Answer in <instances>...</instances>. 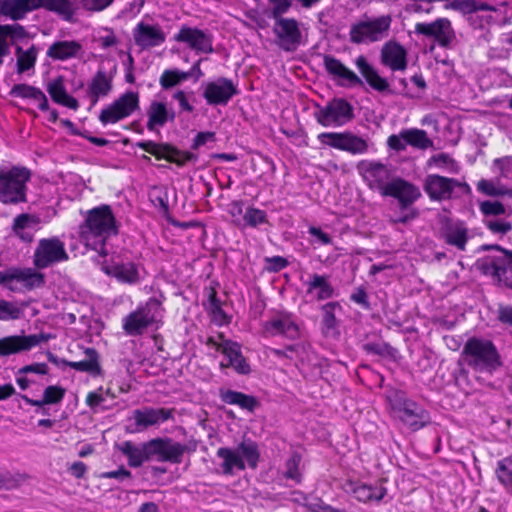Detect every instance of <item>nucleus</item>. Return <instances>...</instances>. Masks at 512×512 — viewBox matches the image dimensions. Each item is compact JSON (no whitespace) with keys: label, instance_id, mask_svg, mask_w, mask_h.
<instances>
[{"label":"nucleus","instance_id":"obj_24","mask_svg":"<svg viewBox=\"0 0 512 512\" xmlns=\"http://www.w3.org/2000/svg\"><path fill=\"white\" fill-rule=\"evenodd\" d=\"M323 64L325 71L342 87L363 86L362 79L350 68L344 65L338 58L332 55H324Z\"/></svg>","mask_w":512,"mask_h":512},{"label":"nucleus","instance_id":"obj_53","mask_svg":"<svg viewBox=\"0 0 512 512\" xmlns=\"http://www.w3.org/2000/svg\"><path fill=\"white\" fill-rule=\"evenodd\" d=\"M301 463V456L298 453L292 454V456L286 461V471L285 478L296 481L297 483L301 482L302 476L299 471V465Z\"/></svg>","mask_w":512,"mask_h":512},{"label":"nucleus","instance_id":"obj_42","mask_svg":"<svg viewBox=\"0 0 512 512\" xmlns=\"http://www.w3.org/2000/svg\"><path fill=\"white\" fill-rule=\"evenodd\" d=\"M401 136L406 144L413 148L426 150L433 146V141L428 137L427 132L422 129H402Z\"/></svg>","mask_w":512,"mask_h":512},{"label":"nucleus","instance_id":"obj_19","mask_svg":"<svg viewBox=\"0 0 512 512\" xmlns=\"http://www.w3.org/2000/svg\"><path fill=\"white\" fill-rule=\"evenodd\" d=\"M174 41L185 43L197 53L210 54L213 49V36L199 28L182 25L173 37Z\"/></svg>","mask_w":512,"mask_h":512},{"label":"nucleus","instance_id":"obj_1","mask_svg":"<svg viewBox=\"0 0 512 512\" xmlns=\"http://www.w3.org/2000/svg\"><path fill=\"white\" fill-rule=\"evenodd\" d=\"M117 449L126 456L128 465L132 468H139L153 459L158 462L181 464L184 454L195 450L171 437H156L139 445L126 440L118 444Z\"/></svg>","mask_w":512,"mask_h":512},{"label":"nucleus","instance_id":"obj_10","mask_svg":"<svg viewBox=\"0 0 512 512\" xmlns=\"http://www.w3.org/2000/svg\"><path fill=\"white\" fill-rule=\"evenodd\" d=\"M135 146L153 156L156 160H164L182 168L188 162L196 160L197 157L189 151L180 150L168 142H155L153 140H142L135 143Z\"/></svg>","mask_w":512,"mask_h":512},{"label":"nucleus","instance_id":"obj_44","mask_svg":"<svg viewBox=\"0 0 512 512\" xmlns=\"http://www.w3.org/2000/svg\"><path fill=\"white\" fill-rule=\"evenodd\" d=\"M15 53L17 56V73L22 74L35 67L38 56V49L35 45H31L27 50L17 46Z\"/></svg>","mask_w":512,"mask_h":512},{"label":"nucleus","instance_id":"obj_33","mask_svg":"<svg viewBox=\"0 0 512 512\" xmlns=\"http://www.w3.org/2000/svg\"><path fill=\"white\" fill-rule=\"evenodd\" d=\"M306 293L313 295L316 301H324L335 296V288L330 282V276L314 273L305 283Z\"/></svg>","mask_w":512,"mask_h":512},{"label":"nucleus","instance_id":"obj_31","mask_svg":"<svg viewBox=\"0 0 512 512\" xmlns=\"http://www.w3.org/2000/svg\"><path fill=\"white\" fill-rule=\"evenodd\" d=\"M147 123L146 128L150 132L157 131L164 127L168 122L175 119V112L168 109L165 102L153 100L146 109Z\"/></svg>","mask_w":512,"mask_h":512},{"label":"nucleus","instance_id":"obj_15","mask_svg":"<svg viewBox=\"0 0 512 512\" xmlns=\"http://www.w3.org/2000/svg\"><path fill=\"white\" fill-rule=\"evenodd\" d=\"M20 282L27 290H33L45 285V275L36 268L9 267L0 271V285L14 292L13 282Z\"/></svg>","mask_w":512,"mask_h":512},{"label":"nucleus","instance_id":"obj_6","mask_svg":"<svg viewBox=\"0 0 512 512\" xmlns=\"http://www.w3.org/2000/svg\"><path fill=\"white\" fill-rule=\"evenodd\" d=\"M216 456L222 460L221 469L224 475H233L234 470L244 471L246 465L256 469L260 460L258 444L251 438H243L236 449L220 447Z\"/></svg>","mask_w":512,"mask_h":512},{"label":"nucleus","instance_id":"obj_51","mask_svg":"<svg viewBox=\"0 0 512 512\" xmlns=\"http://www.w3.org/2000/svg\"><path fill=\"white\" fill-rule=\"evenodd\" d=\"M477 190L487 196H509L512 197V189L498 187L492 180L481 179L477 183Z\"/></svg>","mask_w":512,"mask_h":512},{"label":"nucleus","instance_id":"obj_40","mask_svg":"<svg viewBox=\"0 0 512 512\" xmlns=\"http://www.w3.org/2000/svg\"><path fill=\"white\" fill-rule=\"evenodd\" d=\"M220 397L224 403L239 406L249 412H253L259 406V402L255 396L231 389L221 391Z\"/></svg>","mask_w":512,"mask_h":512},{"label":"nucleus","instance_id":"obj_20","mask_svg":"<svg viewBox=\"0 0 512 512\" xmlns=\"http://www.w3.org/2000/svg\"><path fill=\"white\" fill-rule=\"evenodd\" d=\"M415 32L427 37H432L439 46L447 48L455 38V32L451 21L447 18H438L433 22H419L415 24Z\"/></svg>","mask_w":512,"mask_h":512},{"label":"nucleus","instance_id":"obj_61","mask_svg":"<svg viewBox=\"0 0 512 512\" xmlns=\"http://www.w3.org/2000/svg\"><path fill=\"white\" fill-rule=\"evenodd\" d=\"M36 88L37 87L25 83L15 84L11 88L9 95L21 99H31V97L34 95Z\"/></svg>","mask_w":512,"mask_h":512},{"label":"nucleus","instance_id":"obj_39","mask_svg":"<svg viewBox=\"0 0 512 512\" xmlns=\"http://www.w3.org/2000/svg\"><path fill=\"white\" fill-rule=\"evenodd\" d=\"M106 272L123 284L134 285L140 281L138 266L132 261L114 264Z\"/></svg>","mask_w":512,"mask_h":512},{"label":"nucleus","instance_id":"obj_52","mask_svg":"<svg viewBox=\"0 0 512 512\" xmlns=\"http://www.w3.org/2000/svg\"><path fill=\"white\" fill-rule=\"evenodd\" d=\"M22 315V309L14 302L0 298V321L17 320Z\"/></svg>","mask_w":512,"mask_h":512},{"label":"nucleus","instance_id":"obj_25","mask_svg":"<svg viewBox=\"0 0 512 512\" xmlns=\"http://www.w3.org/2000/svg\"><path fill=\"white\" fill-rule=\"evenodd\" d=\"M132 36L135 44L142 50L161 46L166 41V35L158 24L150 25L143 21L133 28Z\"/></svg>","mask_w":512,"mask_h":512},{"label":"nucleus","instance_id":"obj_3","mask_svg":"<svg viewBox=\"0 0 512 512\" xmlns=\"http://www.w3.org/2000/svg\"><path fill=\"white\" fill-rule=\"evenodd\" d=\"M461 355L467 366L476 372L493 373L503 366L496 345L489 339L475 336L468 338Z\"/></svg>","mask_w":512,"mask_h":512},{"label":"nucleus","instance_id":"obj_60","mask_svg":"<svg viewBox=\"0 0 512 512\" xmlns=\"http://www.w3.org/2000/svg\"><path fill=\"white\" fill-rule=\"evenodd\" d=\"M217 286L218 283H211L208 287L204 288L207 301L203 303V306L206 311L222 304L221 300L217 296Z\"/></svg>","mask_w":512,"mask_h":512},{"label":"nucleus","instance_id":"obj_9","mask_svg":"<svg viewBox=\"0 0 512 512\" xmlns=\"http://www.w3.org/2000/svg\"><path fill=\"white\" fill-rule=\"evenodd\" d=\"M314 118L322 127H342L351 122L354 108L345 98L334 97L324 106L316 105Z\"/></svg>","mask_w":512,"mask_h":512},{"label":"nucleus","instance_id":"obj_56","mask_svg":"<svg viewBox=\"0 0 512 512\" xmlns=\"http://www.w3.org/2000/svg\"><path fill=\"white\" fill-rule=\"evenodd\" d=\"M39 218L35 215L28 213H21L14 218L12 224L13 233H18L19 230H25L30 224H38Z\"/></svg>","mask_w":512,"mask_h":512},{"label":"nucleus","instance_id":"obj_36","mask_svg":"<svg viewBox=\"0 0 512 512\" xmlns=\"http://www.w3.org/2000/svg\"><path fill=\"white\" fill-rule=\"evenodd\" d=\"M46 90L54 103L74 111L78 110V100L68 94L62 76H57L49 81Z\"/></svg>","mask_w":512,"mask_h":512},{"label":"nucleus","instance_id":"obj_16","mask_svg":"<svg viewBox=\"0 0 512 512\" xmlns=\"http://www.w3.org/2000/svg\"><path fill=\"white\" fill-rule=\"evenodd\" d=\"M456 187L461 188L465 193L471 192V187L468 183L438 174L427 175L423 184L425 193L432 201L451 199L452 193Z\"/></svg>","mask_w":512,"mask_h":512},{"label":"nucleus","instance_id":"obj_5","mask_svg":"<svg viewBox=\"0 0 512 512\" xmlns=\"http://www.w3.org/2000/svg\"><path fill=\"white\" fill-rule=\"evenodd\" d=\"M32 171L22 165L0 166V203L18 205L28 201Z\"/></svg>","mask_w":512,"mask_h":512},{"label":"nucleus","instance_id":"obj_55","mask_svg":"<svg viewBox=\"0 0 512 512\" xmlns=\"http://www.w3.org/2000/svg\"><path fill=\"white\" fill-rule=\"evenodd\" d=\"M479 210L484 216H500L506 213V208L500 201H483L479 205Z\"/></svg>","mask_w":512,"mask_h":512},{"label":"nucleus","instance_id":"obj_28","mask_svg":"<svg viewBox=\"0 0 512 512\" xmlns=\"http://www.w3.org/2000/svg\"><path fill=\"white\" fill-rule=\"evenodd\" d=\"M381 63L392 71H404L407 68V51L398 42L390 40L381 49Z\"/></svg>","mask_w":512,"mask_h":512},{"label":"nucleus","instance_id":"obj_17","mask_svg":"<svg viewBox=\"0 0 512 512\" xmlns=\"http://www.w3.org/2000/svg\"><path fill=\"white\" fill-rule=\"evenodd\" d=\"M357 171L371 190L385 195L391 178V170L387 165L375 160H361L357 164Z\"/></svg>","mask_w":512,"mask_h":512},{"label":"nucleus","instance_id":"obj_38","mask_svg":"<svg viewBox=\"0 0 512 512\" xmlns=\"http://www.w3.org/2000/svg\"><path fill=\"white\" fill-rule=\"evenodd\" d=\"M32 11H35L34 0H0V16L13 21L23 20Z\"/></svg>","mask_w":512,"mask_h":512},{"label":"nucleus","instance_id":"obj_8","mask_svg":"<svg viewBox=\"0 0 512 512\" xmlns=\"http://www.w3.org/2000/svg\"><path fill=\"white\" fill-rule=\"evenodd\" d=\"M392 18L390 15H382L376 18L363 19L352 24L349 38L353 44L373 43L382 40L390 30Z\"/></svg>","mask_w":512,"mask_h":512},{"label":"nucleus","instance_id":"obj_48","mask_svg":"<svg viewBox=\"0 0 512 512\" xmlns=\"http://www.w3.org/2000/svg\"><path fill=\"white\" fill-rule=\"evenodd\" d=\"M336 309H341V305L337 301L328 302L321 307L323 312L322 325L326 333L336 329L337 327V318L335 315Z\"/></svg>","mask_w":512,"mask_h":512},{"label":"nucleus","instance_id":"obj_62","mask_svg":"<svg viewBox=\"0 0 512 512\" xmlns=\"http://www.w3.org/2000/svg\"><path fill=\"white\" fill-rule=\"evenodd\" d=\"M502 258L501 257H487L485 261L481 264V271L485 275L492 276L497 281V273L495 272L496 266H501Z\"/></svg>","mask_w":512,"mask_h":512},{"label":"nucleus","instance_id":"obj_12","mask_svg":"<svg viewBox=\"0 0 512 512\" xmlns=\"http://www.w3.org/2000/svg\"><path fill=\"white\" fill-rule=\"evenodd\" d=\"M68 259L69 255L63 241L58 237L42 238L34 250L33 265L36 269L41 270Z\"/></svg>","mask_w":512,"mask_h":512},{"label":"nucleus","instance_id":"obj_34","mask_svg":"<svg viewBox=\"0 0 512 512\" xmlns=\"http://www.w3.org/2000/svg\"><path fill=\"white\" fill-rule=\"evenodd\" d=\"M35 10L45 9L59 15L63 20L72 22L78 9L77 0H34Z\"/></svg>","mask_w":512,"mask_h":512},{"label":"nucleus","instance_id":"obj_46","mask_svg":"<svg viewBox=\"0 0 512 512\" xmlns=\"http://www.w3.org/2000/svg\"><path fill=\"white\" fill-rule=\"evenodd\" d=\"M495 272L497 273V284L512 290V252H507V258H502V264L495 267Z\"/></svg>","mask_w":512,"mask_h":512},{"label":"nucleus","instance_id":"obj_14","mask_svg":"<svg viewBox=\"0 0 512 512\" xmlns=\"http://www.w3.org/2000/svg\"><path fill=\"white\" fill-rule=\"evenodd\" d=\"M273 21V33L280 48L286 52L296 51L302 43L300 22L284 16L273 18Z\"/></svg>","mask_w":512,"mask_h":512},{"label":"nucleus","instance_id":"obj_47","mask_svg":"<svg viewBox=\"0 0 512 512\" xmlns=\"http://www.w3.org/2000/svg\"><path fill=\"white\" fill-rule=\"evenodd\" d=\"M190 76V72H184L178 69H166L161 74L159 83L163 89L167 90L187 80Z\"/></svg>","mask_w":512,"mask_h":512},{"label":"nucleus","instance_id":"obj_57","mask_svg":"<svg viewBox=\"0 0 512 512\" xmlns=\"http://www.w3.org/2000/svg\"><path fill=\"white\" fill-rule=\"evenodd\" d=\"M304 507L309 512H347L344 509H337L329 504H326L321 498H313L304 504Z\"/></svg>","mask_w":512,"mask_h":512},{"label":"nucleus","instance_id":"obj_37","mask_svg":"<svg viewBox=\"0 0 512 512\" xmlns=\"http://www.w3.org/2000/svg\"><path fill=\"white\" fill-rule=\"evenodd\" d=\"M82 51V45L76 40L53 42L46 51L47 58L53 61H67L76 58Z\"/></svg>","mask_w":512,"mask_h":512},{"label":"nucleus","instance_id":"obj_18","mask_svg":"<svg viewBox=\"0 0 512 512\" xmlns=\"http://www.w3.org/2000/svg\"><path fill=\"white\" fill-rule=\"evenodd\" d=\"M50 334L11 335L0 339V357L30 351L41 343L51 339Z\"/></svg>","mask_w":512,"mask_h":512},{"label":"nucleus","instance_id":"obj_43","mask_svg":"<svg viewBox=\"0 0 512 512\" xmlns=\"http://www.w3.org/2000/svg\"><path fill=\"white\" fill-rule=\"evenodd\" d=\"M495 476L505 491L512 495V456L497 461Z\"/></svg>","mask_w":512,"mask_h":512},{"label":"nucleus","instance_id":"obj_11","mask_svg":"<svg viewBox=\"0 0 512 512\" xmlns=\"http://www.w3.org/2000/svg\"><path fill=\"white\" fill-rule=\"evenodd\" d=\"M317 139L324 146L344 151L351 155H363L369 150L368 141L350 131L322 132L318 134Z\"/></svg>","mask_w":512,"mask_h":512},{"label":"nucleus","instance_id":"obj_41","mask_svg":"<svg viewBox=\"0 0 512 512\" xmlns=\"http://www.w3.org/2000/svg\"><path fill=\"white\" fill-rule=\"evenodd\" d=\"M87 359L81 361H68L63 360L62 363L79 372H87L92 375H99L101 366L99 364V355L94 348H87L85 350Z\"/></svg>","mask_w":512,"mask_h":512},{"label":"nucleus","instance_id":"obj_58","mask_svg":"<svg viewBox=\"0 0 512 512\" xmlns=\"http://www.w3.org/2000/svg\"><path fill=\"white\" fill-rule=\"evenodd\" d=\"M484 225L491 233L501 236L512 230V223L505 220H485Z\"/></svg>","mask_w":512,"mask_h":512},{"label":"nucleus","instance_id":"obj_22","mask_svg":"<svg viewBox=\"0 0 512 512\" xmlns=\"http://www.w3.org/2000/svg\"><path fill=\"white\" fill-rule=\"evenodd\" d=\"M263 330L269 336H283L289 340H296L300 336V329L291 313L281 312L263 324Z\"/></svg>","mask_w":512,"mask_h":512},{"label":"nucleus","instance_id":"obj_63","mask_svg":"<svg viewBox=\"0 0 512 512\" xmlns=\"http://www.w3.org/2000/svg\"><path fill=\"white\" fill-rule=\"evenodd\" d=\"M497 320L504 326L512 327V305L498 304Z\"/></svg>","mask_w":512,"mask_h":512},{"label":"nucleus","instance_id":"obj_2","mask_svg":"<svg viewBox=\"0 0 512 512\" xmlns=\"http://www.w3.org/2000/svg\"><path fill=\"white\" fill-rule=\"evenodd\" d=\"M80 233L86 239H89V237L100 238L99 254L106 256V240L119 233L117 220L111 206L101 204L89 209L86 212L84 222L80 225Z\"/></svg>","mask_w":512,"mask_h":512},{"label":"nucleus","instance_id":"obj_4","mask_svg":"<svg viewBox=\"0 0 512 512\" xmlns=\"http://www.w3.org/2000/svg\"><path fill=\"white\" fill-rule=\"evenodd\" d=\"M165 297H150L145 303L128 313L122 319V329L128 336H141L151 326L163 324L166 309L163 305Z\"/></svg>","mask_w":512,"mask_h":512},{"label":"nucleus","instance_id":"obj_64","mask_svg":"<svg viewBox=\"0 0 512 512\" xmlns=\"http://www.w3.org/2000/svg\"><path fill=\"white\" fill-rule=\"evenodd\" d=\"M207 312L218 326L228 325L231 321V317L223 310L222 304L211 308Z\"/></svg>","mask_w":512,"mask_h":512},{"label":"nucleus","instance_id":"obj_49","mask_svg":"<svg viewBox=\"0 0 512 512\" xmlns=\"http://www.w3.org/2000/svg\"><path fill=\"white\" fill-rule=\"evenodd\" d=\"M244 224L251 228L268 223V215L265 210L250 206L243 214Z\"/></svg>","mask_w":512,"mask_h":512},{"label":"nucleus","instance_id":"obj_29","mask_svg":"<svg viewBox=\"0 0 512 512\" xmlns=\"http://www.w3.org/2000/svg\"><path fill=\"white\" fill-rule=\"evenodd\" d=\"M174 417V409L145 407L133 411V418L137 428H148L150 426L164 423Z\"/></svg>","mask_w":512,"mask_h":512},{"label":"nucleus","instance_id":"obj_30","mask_svg":"<svg viewBox=\"0 0 512 512\" xmlns=\"http://www.w3.org/2000/svg\"><path fill=\"white\" fill-rule=\"evenodd\" d=\"M113 88V75H109L103 67H99L89 81L86 96L95 105L100 98L106 97Z\"/></svg>","mask_w":512,"mask_h":512},{"label":"nucleus","instance_id":"obj_7","mask_svg":"<svg viewBox=\"0 0 512 512\" xmlns=\"http://www.w3.org/2000/svg\"><path fill=\"white\" fill-rule=\"evenodd\" d=\"M390 408L393 416L403 426L416 432L431 423V415L427 409L413 399L406 396V393L397 390L389 397Z\"/></svg>","mask_w":512,"mask_h":512},{"label":"nucleus","instance_id":"obj_13","mask_svg":"<svg viewBox=\"0 0 512 512\" xmlns=\"http://www.w3.org/2000/svg\"><path fill=\"white\" fill-rule=\"evenodd\" d=\"M139 105V94L137 92L127 91L101 110L99 121L104 126L115 124L131 116L139 109Z\"/></svg>","mask_w":512,"mask_h":512},{"label":"nucleus","instance_id":"obj_45","mask_svg":"<svg viewBox=\"0 0 512 512\" xmlns=\"http://www.w3.org/2000/svg\"><path fill=\"white\" fill-rule=\"evenodd\" d=\"M444 8L446 10L458 11L463 15H469L478 11H486L489 9V6L484 3H478L476 0H454L447 2Z\"/></svg>","mask_w":512,"mask_h":512},{"label":"nucleus","instance_id":"obj_35","mask_svg":"<svg viewBox=\"0 0 512 512\" xmlns=\"http://www.w3.org/2000/svg\"><path fill=\"white\" fill-rule=\"evenodd\" d=\"M355 65L366 83L375 91L383 93L389 90V82L379 75L378 71L368 62L364 55H359Z\"/></svg>","mask_w":512,"mask_h":512},{"label":"nucleus","instance_id":"obj_23","mask_svg":"<svg viewBox=\"0 0 512 512\" xmlns=\"http://www.w3.org/2000/svg\"><path fill=\"white\" fill-rule=\"evenodd\" d=\"M440 238L445 244L465 251L469 240V230L464 221L446 218L440 228Z\"/></svg>","mask_w":512,"mask_h":512},{"label":"nucleus","instance_id":"obj_54","mask_svg":"<svg viewBox=\"0 0 512 512\" xmlns=\"http://www.w3.org/2000/svg\"><path fill=\"white\" fill-rule=\"evenodd\" d=\"M66 394V389L58 385H50L44 389L43 402L50 404L60 403Z\"/></svg>","mask_w":512,"mask_h":512},{"label":"nucleus","instance_id":"obj_32","mask_svg":"<svg viewBox=\"0 0 512 512\" xmlns=\"http://www.w3.org/2000/svg\"><path fill=\"white\" fill-rule=\"evenodd\" d=\"M223 355L227 362H221L220 368H233L240 375H248L251 367L246 358L242 354L241 345L236 341H227L223 349Z\"/></svg>","mask_w":512,"mask_h":512},{"label":"nucleus","instance_id":"obj_27","mask_svg":"<svg viewBox=\"0 0 512 512\" xmlns=\"http://www.w3.org/2000/svg\"><path fill=\"white\" fill-rule=\"evenodd\" d=\"M348 491L361 503L380 502L387 494V488L381 483L368 484L361 481H349Z\"/></svg>","mask_w":512,"mask_h":512},{"label":"nucleus","instance_id":"obj_50","mask_svg":"<svg viewBox=\"0 0 512 512\" xmlns=\"http://www.w3.org/2000/svg\"><path fill=\"white\" fill-rule=\"evenodd\" d=\"M364 350L368 354L378 355L381 357L395 359L397 356V349L387 342H369L364 345Z\"/></svg>","mask_w":512,"mask_h":512},{"label":"nucleus","instance_id":"obj_26","mask_svg":"<svg viewBox=\"0 0 512 512\" xmlns=\"http://www.w3.org/2000/svg\"><path fill=\"white\" fill-rule=\"evenodd\" d=\"M384 196L397 199L400 208L406 209L421 197V193L419 188L413 183H410L400 177H396L390 181Z\"/></svg>","mask_w":512,"mask_h":512},{"label":"nucleus","instance_id":"obj_59","mask_svg":"<svg viewBox=\"0 0 512 512\" xmlns=\"http://www.w3.org/2000/svg\"><path fill=\"white\" fill-rule=\"evenodd\" d=\"M272 6L270 11V18H277L284 16L292 7V0H267Z\"/></svg>","mask_w":512,"mask_h":512},{"label":"nucleus","instance_id":"obj_21","mask_svg":"<svg viewBox=\"0 0 512 512\" xmlns=\"http://www.w3.org/2000/svg\"><path fill=\"white\" fill-rule=\"evenodd\" d=\"M238 93L237 86L231 79L221 77L217 81L207 83L203 97L209 105H227Z\"/></svg>","mask_w":512,"mask_h":512}]
</instances>
